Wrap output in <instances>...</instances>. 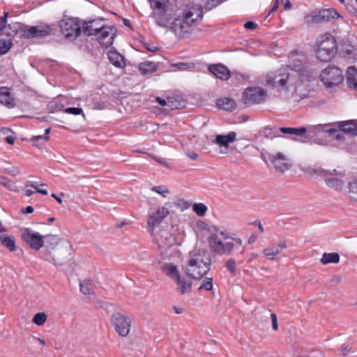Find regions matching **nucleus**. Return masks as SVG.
Wrapping results in <instances>:
<instances>
[{
  "label": "nucleus",
  "instance_id": "f257e3e1",
  "mask_svg": "<svg viewBox=\"0 0 357 357\" xmlns=\"http://www.w3.org/2000/svg\"><path fill=\"white\" fill-rule=\"evenodd\" d=\"M203 7L199 4H188L181 15L175 17L169 28L178 38L188 37L192 27L196 26L203 18Z\"/></svg>",
  "mask_w": 357,
  "mask_h": 357
},
{
  "label": "nucleus",
  "instance_id": "f03ea898",
  "mask_svg": "<svg viewBox=\"0 0 357 357\" xmlns=\"http://www.w3.org/2000/svg\"><path fill=\"white\" fill-rule=\"evenodd\" d=\"M207 241L211 251L220 256L229 255L239 249L241 254L245 251L242 240L231 236L225 231L215 229L207 238Z\"/></svg>",
  "mask_w": 357,
  "mask_h": 357
},
{
  "label": "nucleus",
  "instance_id": "7ed1b4c3",
  "mask_svg": "<svg viewBox=\"0 0 357 357\" xmlns=\"http://www.w3.org/2000/svg\"><path fill=\"white\" fill-rule=\"evenodd\" d=\"M211 265V259L207 252L198 250L189 253L185 273L191 278L197 280L206 274Z\"/></svg>",
  "mask_w": 357,
  "mask_h": 357
},
{
  "label": "nucleus",
  "instance_id": "20e7f679",
  "mask_svg": "<svg viewBox=\"0 0 357 357\" xmlns=\"http://www.w3.org/2000/svg\"><path fill=\"white\" fill-rule=\"evenodd\" d=\"M317 57L323 62L330 61L336 54L335 38L328 33L319 37L316 49Z\"/></svg>",
  "mask_w": 357,
  "mask_h": 357
},
{
  "label": "nucleus",
  "instance_id": "39448f33",
  "mask_svg": "<svg viewBox=\"0 0 357 357\" xmlns=\"http://www.w3.org/2000/svg\"><path fill=\"white\" fill-rule=\"evenodd\" d=\"M21 238L31 249L35 250H39L43 246L45 238H51L54 241L55 245H57L59 241V238L57 236H43L34 232L30 228L22 229Z\"/></svg>",
  "mask_w": 357,
  "mask_h": 357
},
{
  "label": "nucleus",
  "instance_id": "423d86ee",
  "mask_svg": "<svg viewBox=\"0 0 357 357\" xmlns=\"http://www.w3.org/2000/svg\"><path fill=\"white\" fill-rule=\"evenodd\" d=\"M320 80L327 88L336 86L344 79L342 70L334 66H329L324 69L320 75Z\"/></svg>",
  "mask_w": 357,
  "mask_h": 357
},
{
  "label": "nucleus",
  "instance_id": "0eeeda50",
  "mask_svg": "<svg viewBox=\"0 0 357 357\" xmlns=\"http://www.w3.org/2000/svg\"><path fill=\"white\" fill-rule=\"evenodd\" d=\"M310 173L318 174L323 176L326 184L329 188L336 190H342L345 185L344 174L341 172L337 173L336 170H333V172H331L323 169H313Z\"/></svg>",
  "mask_w": 357,
  "mask_h": 357
},
{
  "label": "nucleus",
  "instance_id": "6e6552de",
  "mask_svg": "<svg viewBox=\"0 0 357 357\" xmlns=\"http://www.w3.org/2000/svg\"><path fill=\"white\" fill-rule=\"evenodd\" d=\"M59 26L62 33L69 40H75L82 33L80 22L77 18L63 19Z\"/></svg>",
  "mask_w": 357,
  "mask_h": 357
},
{
  "label": "nucleus",
  "instance_id": "1a4fd4ad",
  "mask_svg": "<svg viewBox=\"0 0 357 357\" xmlns=\"http://www.w3.org/2000/svg\"><path fill=\"white\" fill-rule=\"evenodd\" d=\"M331 124H319L316 126L318 130H323L329 133L331 135H335L337 138L340 137V130L349 134L357 135V123H354L351 121L341 122L339 126V129L331 128Z\"/></svg>",
  "mask_w": 357,
  "mask_h": 357
},
{
  "label": "nucleus",
  "instance_id": "9d476101",
  "mask_svg": "<svg viewBox=\"0 0 357 357\" xmlns=\"http://www.w3.org/2000/svg\"><path fill=\"white\" fill-rule=\"evenodd\" d=\"M111 321L116 332L120 336L128 335L131 327V319L129 317L117 312L112 316Z\"/></svg>",
  "mask_w": 357,
  "mask_h": 357
},
{
  "label": "nucleus",
  "instance_id": "9b49d317",
  "mask_svg": "<svg viewBox=\"0 0 357 357\" xmlns=\"http://www.w3.org/2000/svg\"><path fill=\"white\" fill-rule=\"evenodd\" d=\"M116 34V29L114 26L103 24L102 29L99 30L98 34L94 36H96L100 45L107 48L113 44Z\"/></svg>",
  "mask_w": 357,
  "mask_h": 357
},
{
  "label": "nucleus",
  "instance_id": "f8f14e48",
  "mask_svg": "<svg viewBox=\"0 0 357 357\" xmlns=\"http://www.w3.org/2000/svg\"><path fill=\"white\" fill-rule=\"evenodd\" d=\"M23 37L26 38L45 37L52 34L53 29L49 25L26 26L22 30Z\"/></svg>",
  "mask_w": 357,
  "mask_h": 357
},
{
  "label": "nucleus",
  "instance_id": "ddd939ff",
  "mask_svg": "<svg viewBox=\"0 0 357 357\" xmlns=\"http://www.w3.org/2000/svg\"><path fill=\"white\" fill-rule=\"evenodd\" d=\"M265 95V91L260 87H249L243 92V102L245 105H248L259 103Z\"/></svg>",
  "mask_w": 357,
  "mask_h": 357
},
{
  "label": "nucleus",
  "instance_id": "4468645a",
  "mask_svg": "<svg viewBox=\"0 0 357 357\" xmlns=\"http://www.w3.org/2000/svg\"><path fill=\"white\" fill-rule=\"evenodd\" d=\"M169 214V209L165 206H161L159 207L154 213L149 215L147 219V227L149 231L152 232L155 227L159 225Z\"/></svg>",
  "mask_w": 357,
  "mask_h": 357
},
{
  "label": "nucleus",
  "instance_id": "2eb2a0df",
  "mask_svg": "<svg viewBox=\"0 0 357 357\" xmlns=\"http://www.w3.org/2000/svg\"><path fill=\"white\" fill-rule=\"evenodd\" d=\"M287 248L286 240H282L266 247L263 250L262 253L266 259L274 261L277 259V256Z\"/></svg>",
  "mask_w": 357,
  "mask_h": 357
},
{
  "label": "nucleus",
  "instance_id": "dca6fc26",
  "mask_svg": "<svg viewBox=\"0 0 357 357\" xmlns=\"http://www.w3.org/2000/svg\"><path fill=\"white\" fill-rule=\"evenodd\" d=\"M269 158L275 169L280 172H284L291 167L289 159L282 153L278 152L271 155Z\"/></svg>",
  "mask_w": 357,
  "mask_h": 357
},
{
  "label": "nucleus",
  "instance_id": "f3484780",
  "mask_svg": "<svg viewBox=\"0 0 357 357\" xmlns=\"http://www.w3.org/2000/svg\"><path fill=\"white\" fill-rule=\"evenodd\" d=\"M0 104L8 109H13L16 106L15 98L10 88L8 86L0 87Z\"/></svg>",
  "mask_w": 357,
  "mask_h": 357
},
{
  "label": "nucleus",
  "instance_id": "a211bd4d",
  "mask_svg": "<svg viewBox=\"0 0 357 357\" xmlns=\"http://www.w3.org/2000/svg\"><path fill=\"white\" fill-rule=\"evenodd\" d=\"M208 70L214 76L222 80H227L231 77L229 70L221 63L211 64L208 66Z\"/></svg>",
  "mask_w": 357,
  "mask_h": 357
},
{
  "label": "nucleus",
  "instance_id": "6ab92c4d",
  "mask_svg": "<svg viewBox=\"0 0 357 357\" xmlns=\"http://www.w3.org/2000/svg\"><path fill=\"white\" fill-rule=\"evenodd\" d=\"M169 8L153 10L152 16L155 19L156 24L162 28H169L170 17L167 15Z\"/></svg>",
  "mask_w": 357,
  "mask_h": 357
},
{
  "label": "nucleus",
  "instance_id": "aec40b11",
  "mask_svg": "<svg viewBox=\"0 0 357 357\" xmlns=\"http://www.w3.org/2000/svg\"><path fill=\"white\" fill-rule=\"evenodd\" d=\"M339 17L340 15L336 10L333 8L324 9L320 10L319 14L313 17L312 22L315 23H321L324 22H328Z\"/></svg>",
  "mask_w": 357,
  "mask_h": 357
},
{
  "label": "nucleus",
  "instance_id": "412c9836",
  "mask_svg": "<svg viewBox=\"0 0 357 357\" xmlns=\"http://www.w3.org/2000/svg\"><path fill=\"white\" fill-rule=\"evenodd\" d=\"M102 24L100 21L93 20L84 22L82 25V31L86 36H92L98 34L99 30L102 29Z\"/></svg>",
  "mask_w": 357,
  "mask_h": 357
},
{
  "label": "nucleus",
  "instance_id": "4be33fe9",
  "mask_svg": "<svg viewBox=\"0 0 357 357\" xmlns=\"http://www.w3.org/2000/svg\"><path fill=\"white\" fill-rule=\"evenodd\" d=\"M286 70L280 69L279 75L273 78H268V84L273 86L284 87L289 79V73L285 72Z\"/></svg>",
  "mask_w": 357,
  "mask_h": 357
},
{
  "label": "nucleus",
  "instance_id": "5701e85b",
  "mask_svg": "<svg viewBox=\"0 0 357 357\" xmlns=\"http://www.w3.org/2000/svg\"><path fill=\"white\" fill-rule=\"evenodd\" d=\"M236 136L235 132H230L227 135H218L213 140V143L220 146L227 147L230 143L235 141Z\"/></svg>",
  "mask_w": 357,
  "mask_h": 357
},
{
  "label": "nucleus",
  "instance_id": "b1692460",
  "mask_svg": "<svg viewBox=\"0 0 357 357\" xmlns=\"http://www.w3.org/2000/svg\"><path fill=\"white\" fill-rule=\"evenodd\" d=\"M289 68L294 71L298 73V76L301 82L307 80L309 77L312 75V71L310 70L307 66L301 64L298 65H289Z\"/></svg>",
  "mask_w": 357,
  "mask_h": 357
},
{
  "label": "nucleus",
  "instance_id": "393cba45",
  "mask_svg": "<svg viewBox=\"0 0 357 357\" xmlns=\"http://www.w3.org/2000/svg\"><path fill=\"white\" fill-rule=\"evenodd\" d=\"M109 61L116 67L123 68L126 66L125 59L120 53L116 50H110L108 54Z\"/></svg>",
  "mask_w": 357,
  "mask_h": 357
},
{
  "label": "nucleus",
  "instance_id": "a878e982",
  "mask_svg": "<svg viewBox=\"0 0 357 357\" xmlns=\"http://www.w3.org/2000/svg\"><path fill=\"white\" fill-rule=\"evenodd\" d=\"M174 242V238L166 231H162L160 238L158 239V246L165 250L172 246Z\"/></svg>",
  "mask_w": 357,
  "mask_h": 357
},
{
  "label": "nucleus",
  "instance_id": "bb28decb",
  "mask_svg": "<svg viewBox=\"0 0 357 357\" xmlns=\"http://www.w3.org/2000/svg\"><path fill=\"white\" fill-rule=\"evenodd\" d=\"M162 271L174 280L179 282V272L177 266L172 263H167L161 267Z\"/></svg>",
  "mask_w": 357,
  "mask_h": 357
},
{
  "label": "nucleus",
  "instance_id": "cd10ccee",
  "mask_svg": "<svg viewBox=\"0 0 357 357\" xmlns=\"http://www.w3.org/2000/svg\"><path fill=\"white\" fill-rule=\"evenodd\" d=\"M346 81L349 88L357 90V69L354 66H350L347 68Z\"/></svg>",
  "mask_w": 357,
  "mask_h": 357
},
{
  "label": "nucleus",
  "instance_id": "c85d7f7f",
  "mask_svg": "<svg viewBox=\"0 0 357 357\" xmlns=\"http://www.w3.org/2000/svg\"><path fill=\"white\" fill-rule=\"evenodd\" d=\"M158 70V64L152 61H144L141 63L139 66V70L143 75L155 73Z\"/></svg>",
  "mask_w": 357,
  "mask_h": 357
},
{
  "label": "nucleus",
  "instance_id": "c756f323",
  "mask_svg": "<svg viewBox=\"0 0 357 357\" xmlns=\"http://www.w3.org/2000/svg\"><path fill=\"white\" fill-rule=\"evenodd\" d=\"M217 105L220 108L229 112H231L236 108L235 101L229 98H219L217 101Z\"/></svg>",
  "mask_w": 357,
  "mask_h": 357
},
{
  "label": "nucleus",
  "instance_id": "7c9ffc66",
  "mask_svg": "<svg viewBox=\"0 0 357 357\" xmlns=\"http://www.w3.org/2000/svg\"><path fill=\"white\" fill-rule=\"evenodd\" d=\"M1 245L6 248L11 252L16 251L18 248V246L16 245L15 238L13 236H3Z\"/></svg>",
  "mask_w": 357,
  "mask_h": 357
},
{
  "label": "nucleus",
  "instance_id": "2f4dec72",
  "mask_svg": "<svg viewBox=\"0 0 357 357\" xmlns=\"http://www.w3.org/2000/svg\"><path fill=\"white\" fill-rule=\"evenodd\" d=\"M280 131L283 134L290 135H296V136H303L304 135L307 130L304 127L301 128H286L282 127L280 128Z\"/></svg>",
  "mask_w": 357,
  "mask_h": 357
},
{
  "label": "nucleus",
  "instance_id": "473e14b6",
  "mask_svg": "<svg viewBox=\"0 0 357 357\" xmlns=\"http://www.w3.org/2000/svg\"><path fill=\"white\" fill-rule=\"evenodd\" d=\"M339 261L340 255L337 252H324L321 259V263L324 265L330 263L337 264Z\"/></svg>",
  "mask_w": 357,
  "mask_h": 357
},
{
  "label": "nucleus",
  "instance_id": "72a5a7b5",
  "mask_svg": "<svg viewBox=\"0 0 357 357\" xmlns=\"http://www.w3.org/2000/svg\"><path fill=\"white\" fill-rule=\"evenodd\" d=\"M50 132V128H48L45 130V133L43 135L33 136L31 138V142L33 143V145L37 147H40L41 145H43L49 139Z\"/></svg>",
  "mask_w": 357,
  "mask_h": 357
},
{
  "label": "nucleus",
  "instance_id": "f704fd0d",
  "mask_svg": "<svg viewBox=\"0 0 357 357\" xmlns=\"http://www.w3.org/2000/svg\"><path fill=\"white\" fill-rule=\"evenodd\" d=\"M174 282L178 286H179L178 289L180 290L181 294L183 295L185 293L191 291V282H188L184 278H182L181 276H179V282H178L177 280H174Z\"/></svg>",
  "mask_w": 357,
  "mask_h": 357
},
{
  "label": "nucleus",
  "instance_id": "c9c22d12",
  "mask_svg": "<svg viewBox=\"0 0 357 357\" xmlns=\"http://www.w3.org/2000/svg\"><path fill=\"white\" fill-rule=\"evenodd\" d=\"M153 10L169 8V0H147Z\"/></svg>",
  "mask_w": 357,
  "mask_h": 357
},
{
  "label": "nucleus",
  "instance_id": "e433bc0d",
  "mask_svg": "<svg viewBox=\"0 0 357 357\" xmlns=\"http://www.w3.org/2000/svg\"><path fill=\"white\" fill-rule=\"evenodd\" d=\"M348 194L351 199L357 202V178L349 183Z\"/></svg>",
  "mask_w": 357,
  "mask_h": 357
},
{
  "label": "nucleus",
  "instance_id": "4c0bfd02",
  "mask_svg": "<svg viewBox=\"0 0 357 357\" xmlns=\"http://www.w3.org/2000/svg\"><path fill=\"white\" fill-rule=\"evenodd\" d=\"M45 185H46V184H45V183H37L35 181H29L26 183V187L33 188L35 189V192L42 194L43 195H47L48 193L47 190L40 188V186H45Z\"/></svg>",
  "mask_w": 357,
  "mask_h": 357
},
{
  "label": "nucleus",
  "instance_id": "58836bf2",
  "mask_svg": "<svg viewBox=\"0 0 357 357\" xmlns=\"http://www.w3.org/2000/svg\"><path fill=\"white\" fill-rule=\"evenodd\" d=\"M91 282L89 280H83L79 283V290L85 295H90L93 294V290L91 287Z\"/></svg>",
  "mask_w": 357,
  "mask_h": 357
},
{
  "label": "nucleus",
  "instance_id": "ea45409f",
  "mask_svg": "<svg viewBox=\"0 0 357 357\" xmlns=\"http://www.w3.org/2000/svg\"><path fill=\"white\" fill-rule=\"evenodd\" d=\"M172 66L178 70H190L195 67V64L192 62H178Z\"/></svg>",
  "mask_w": 357,
  "mask_h": 357
},
{
  "label": "nucleus",
  "instance_id": "a19ab883",
  "mask_svg": "<svg viewBox=\"0 0 357 357\" xmlns=\"http://www.w3.org/2000/svg\"><path fill=\"white\" fill-rule=\"evenodd\" d=\"M192 209L197 215L202 217L206 213L207 206L202 203H195L192 206Z\"/></svg>",
  "mask_w": 357,
  "mask_h": 357
},
{
  "label": "nucleus",
  "instance_id": "79ce46f5",
  "mask_svg": "<svg viewBox=\"0 0 357 357\" xmlns=\"http://www.w3.org/2000/svg\"><path fill=\"white\" fill-rule=\"evenodd\" d=\"M47 316L45 312L36 313L32 321L38 326H43L47 321Z\"/></svg>",
  "mask_w": 357,
  "mask_h": 357
},
{
  "label": "nucleus",
  "instance_id": "37998d69",
  "mask_svg": "<svg viewBox=\"0 0 357 357\" xmlns=\"http://www.w3.org/2000/svg\"><path fill=\"white\" fill-rule=\"evenodd\" d=\"M12 47L10 40H0V55L6 54Z\"/></svg>",
  "mask_w": 357,
  "mask_h": 357
},
{
  "label": "nucleus",
  "instance_id": "c03bdc74",
  "mask_svg": "<svg viewBox=\"0 0 357 357\" xmlns=\"http://www.w3.org/2000/svg\"><path fill=\"white\" fill-rule=\"evenodd\" d=\"M205 289L206 291L213 290V280L211 278H206L203 280L201 285L198 288V290Z\"/></svg>",
  "mask_w": 357,
  "mask_h": 357
},
{
  "label": "nucleus",
  "instance_id": "a18cd8bd",
  "mask_svg": "<svg viewBox=\"0 0 357 357\" xmlns=\"http://www.w3.org/2000/svg\"><path fill=\"white\" fill-rule=\"evenodd\" d=\"M151 190L162 195L163 197H166L167 195L169 194V189L163 185L153 186Z\"/></svg>",
  "mask_w": 357,
  "mask_h": 357
},
{
  "label": "nucleus",
  "instance_id": "49530a36",
  "mask_svg": "<svg viewBox=\"0 0 357 357\" xmlns=\"http://www.w3.org/2000/svg\"><path fill=\"white\" fill-rule=\"evenodd\" d=\"M174 205L181 211H185L190 207V204L183 199H177L174 202Z\"/></svg>",
  "mask_w": 357,
  "mask_h": 357
},
{
  "label": "nucleus",
  "instance_id": "de8ad7c7",
  "mask_svg": "<svg viewBox=\"0 0 357 357\" xmlns=\"http://www.w3.org/2000/svg\"><path fill=\"white\" fill-rule=\"evenodd\" d=\"M225 267L233 275L236 274V261L234 259L231 258L226 262Z\"/></svg>",
  "mask_w": 357,
  "mask_h": 357
},
{
  "label": "nucleus",
  "instance_id": "09e8293b",
  "mask_svg": "<svg viewBox=\"0 0 357 357\" xmlns=\"http://www.w3.org/2000/svg\"><path fill=\"white\" fill-rule=\"evenodd\" d=\"M223 0H208L204 6L206 10H210L220 4Z\"/></svg>",
  "mask_w": 357,
  "mask_h": 357
},
{
  "label": "nucleus",
  "instance_id": "8fccbe9b",
  "mask_svg": "<svg viewBox=\"0 0 357 357\" xmlns=\"http://www.w3.org/2000/svg\"><path fill=\"white\" fill-rule=\"evenodd\" d=\"M0 185H3L8 189H11L13 186L12 181L7 177L0 175Z\"/></svg>",
  "mask_w": 357,
  "mask_h": 357
},
{
  "label": "nucleus",
  "instance_id": "3c124183",
  "mask_svg": "<svg viewBox=\"0 0 357 357\" xmlns=\"http://www.w3.org/2000/svg\"><path fill=\"white\" fill-rule=\"evenodd\" d=\"M8 28L10 29L12 32L8 31L6 32V34L9 36L12 34L16 35L19 31L20 29L21 28V25L19 23H14L13 24H9Z\"/></svg>",
  "mask_w": 357,
  "mask_h": 357
},
{
  "label": "nucleus",
  "instance_id": "603ef678",
  "mask_svg": "<svg viewBox=\"0 0 357 357\" xmlns=\"http://www.w3.org/2000/svg\"><path fill=\"white\" fill-rule=\"evenodd\" d=\"M6 172L12 176H16L20 174V170L17 167H11L6 169Z\"/></svg>",
  "mask_w": 357,
  "mask_h": 357
},
{
  "label": "nucleus",
  "instance_id": "864d4df0",
  "mask_svg": "<svg viewBox=\"0 0 357 357\" xmlns=\"http://www.w3.org/2000/svg\"><path fill=\"white\" fill-rule=\"evenodd\" d=\"M65 112L73 115H79L82 113V109L79 107H68L65 109Z\"/></svg>",
  "mask_w": 357,
  "mask_h": 357
},
{
  "label": "nucleus",
  "instance_id": "5fc2aeb1",
  "mask_svg": "<svg viewBox=\"0 0 357 357\" xmlns=\"http://www.w3.org/2000/svg\"><path fill=\"white\" fill-rule=\"evenodd\" d=\"M355 52L356 49L352 45L347 46L344 50V54L349 58H354Z\"/></svg>",
  "mask_w": 357,
  "mask_h": 357
},
{
  "label": "nucleus",
  "instance_id": "6e6d98bb",
  "mask_svg": "<svg viewBox=\"0 0 357 357\" xmlns=\"http://www.w3.org/2000/svg\"><path fill=\"white\" fill-rule=\"evenodd\" d=\"M8 13H5L4 15L0 17V31L6 29L7 17Z\"/></svg>",
  "mask_w": 357,
  "mask_h": 357
},
{
  "label": "nucleus",
  "instance_id": "4d7b16f0",
  "mask_svg": "<svg viewBox=\"0 0 357 357\" xmlns=\"http://www.w3.org/2000/svg\"><path fill=\"white\" fill-rule=\"evenodd\" d=\"M271 319L272 322V328L274 331H278V319L277 315L274 313L271 314Z\"/></svg>",
  "mask_w": 357,
  "mask_h": 357
},
{
  "label": "nucleus",
  "instance_id": "13d9d810",
  "mask_svg": "<svg viewBox=\"0 0 357 357\" xmlns=\"http://www.w3.org/2000/svg\"><path fill=\"white\" fill-rule=\"evenodd\" d=\"M244 27L247 29H255L257 27V24L252 21H248L244 24Z\"/></svg>",
  "mask_w": 357,
  "mask_h": 357
},
{
  "label": "nucleus",
  "instance_id": "bf43d9fd",
  "mask_svg": "<svg viewBox=\"0 0 357 357\" xmlns=\"http://www.w3.org/2000/svg\"><path fill=\"white\" fill-rule=\"evenodd\" d=\"M298 357H324L323 354L319 351H314L311 354L301 355Z\"/></svg>",
  "mask_w": 357,
  "mask_h": 357
},
{
  "label": "nucleus",
  "instance_id": "052dcab7",
  "mask_svg": "<svg viewBox=\"0 0 357 357\" xmlns=\"http://www.w3.org/2000/svg\"><path fill=\"white\" fill-rule=\"evenodd\" d=\"M257 238H258V234L253 233L248 238V244H252V243H254L257 240Z\"/></svg>",
  "mask_w": 357,
  "mask_h": 357
},
{
  "label": "nucleus",
  "instance_id": "680f3d73",
  "mask_svg": "<svg viewBox=\"0 0 357 357\" xmlns=\"http://www.w3.org/2000/svg\"><path fill=\"white\" fill-rule=\"evenodd\" d=\"M34 209L32 206H28L25 208H22L21 211L24 214H29L33 212Z\"/></svg>",
  "mask_w": 357,
  "mask_h": 357
},
{
  "label": "nucleus",
  "instance_id": "e2e57ef3",
  "mask_svg": "<svg viewBox=\"0 0 357 357\" xmlns=\"http://www.w3.org/2000/svg\"><path fill=\"white\" fill-rule=\"evenodd\" d=\"M253 225H255V226H257L258 229H259V233L262 234L264 232V227L261 223L260 221L259 220H255L254 222H253Z\"/></svg>",
  "mask_w": 357,
  "mask_h": 357
},
{
  "label": "nucleus",
  "instance_id": "0e129e2a",
  "mask_svg": "<svg viewBox=\"0 0 357 357\" xmlns=\"http://www.w3.org/2000/svg\"><path fill=\"white\" fill-rule=\"evenodd\" d=\"M351 347L349 346L342 347V355L347 356L351 351Z\"/></svg>",
  "mask_w": 357,
  "mask_h": 357
},
{
  "label": "nucleus",
  "instance_id": "69168bd1",
  "mask_svg": "<svg viewBox=\"0 0 357 357\" xmlns=\"http://www.w3.org/2000/svg\"><path fill=\"white\" fill-rule=\"evenodd\" d=\"M187 155L189 158H190L192 160H197L198 158V155L195 152L188 153Z\"/></svg>",
  "mask_w": 357,
  "mask_h": 357
},
{
  "label": "nucleus",
  "instance_id": "338daca9",
  "mask_svg": "<svg viewBox=\"0 0 357 357\" xmlns=\"http://www.w3.org/2000/svg\"><path fill=\"white\" fill-rule=\"evenodd\" d=\"M278 6H279V0H275L273 5L270 10V13L276 11L277 9L278 8Z\"/></svg>",
  "mask_w": 357,
  "mask_h": 357
},
{
  "label": "nucleus",
  "instance_id": "774afa93",
  "mask_svg": "<svg viewBox=\"0 0 357 357\" xmlns=\"http://www.w3.org/2000/svg\"><path fill=\"white\" fill-rule=\"evenodd\" d=\"M282 3L284 4V7L286 10H289L291 8V3L289 0H282Z\"/></svg>",
  "mask_w": 357,
  "mask_h": 357
}]
</instances>
